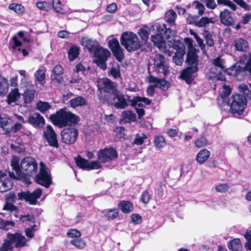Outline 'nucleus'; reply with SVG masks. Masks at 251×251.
I'll use <instances>...</instances> for the list:
<instances>
[{
	"label": "nucleus",
	"mask_w": 251,
	"mask_h": 251,
	"mask_svg": "<svg viewBox=\"0 0 251 251\" xmlns=\"http://www.w3.org/2000/svg\"><path fill=\"white\" fill-rule=\"evenodd\" d=\"M101 162L98 159L97 161H91L89 162L87 170L90 171L94 169H99L101 167Z\"/></svg>",
	"instance_id": "nucleus-53"
},
{
	"label": "nucleus",
	"mask_w": 251,
	"mask_h": 251,
	"mask_svg": "<svg viewBox=\"0 0 251 251\" xmlns=\"http://www.w3.org/2000/svg\"><path fill=\"white\" fill-rule=\"evenodd\" d=\"M137 33L142 39V41L144 42L145 43H146L149 38V33L145 28H140L138 30Z\"/></svg>",
	"instance_id": "nucleus-52"
},
{
	"label": "nucleus",
	"mask_w": 251,
	"mask_h": 251,
	"mask_svg": "<svg viewBox=\"0 0 251 251\" xmlns=\"http://www.w3.org/2000/svg\"><path fill=\"white\" fill-rule=\"evenodd\" d=\"M98 90L100 91L99 99L103 104H105L104 98L111 97L118 90L116 82L105 77L98 81Z\"/></svg>",
	"instance_id": "nucleus-3"
},
{
	"label": "nucleus",
	"mask_w": 251,
	"mask_h": 251,
	"mask_svg": "<svg viewBox=\"0 0 251 251\" xmlns=\"http://www.w3.org/2000/svg\"><path fill=\"white\" fill-rule=\"evenodd\" d=\"M202 2L204 3L206 7L209 9H214L217 5L214 0H201Z\"/></svg>",
	"instance_id": "nucleus-63"
},
{
	"label": "nucleus",
	"mask_w": 251,
	"mask_h": 251,
	"mask_svg": "<svg viewBox=\"0 0 251 251\" xmlns=\"http://www.w3.org/2000/svg\"><path fill=\"white\" fill-rule=\"evenodd\" d=\"M157 33L151 36V41L154 46L157 47L160 51L166 50V42L163 35L167 39L174 36V32L170 27H167L165 24H159L156 27Z\"/></svg>",
	"instance_id": "nucleus-2"
},
{
	"label": "nucleus",
	"mask_w": 251,
	"mask_h": 251,
	"mask_svg": "<svg viewBox=\"0 0 251 251\" xmlns=\"http://www.w3.org/2000/svg\"><path fill=\"white\" fill-rule=\"evenodd\" d=\"M108 45L111 51L121 47L119 41L116 38H113L110 40L108 41Z\"/></svg>",
	"instance_id": "nucleus-55"
},
{
	"label": "nucleus",
	"mask_w": 251,
	"mask_h": 251,
	"mask_svg": "<svg viewBox=\"0 0 251 251\" xmlns=\"http://www.w3.org/2000/svg\"><path fill=\"white\" fill-rule=\"evenodd\" d=\"M221 22L226 26H233L234 25V19L232 17L230 12L226 9L220 13Z\"/></svg>",
	"instance_id": "nucleus-21"
},
{
	"label": "nucleus",
	"mask_w": 251,
	"mask_h": 251,
	"mask_svg": "<svg viewBox=\"0 0 251 251\" xmlns=\"http://www.w3.org/2000/svg\"><path fill=\"white\" fill-rule=\"evenodd\" d=\"M21 175L22 178L19 180L26 183H30V176L37 173L38 164L35 159L31 157L24 158L21 162Z\"/></svg>",
	"instance_id": "nucleus-4"
},
{
	"label": "nucleus",
	"mask_w": 251,
	"mask_h": 251,
	"mask_svg": "<svg viewBox=\"0 0 251 251\" xmlns=\"http://www.w3.org/2000/svg\"><path fill=\"white\" fill-rule=\"evenodd\" d=\"M14 246L8 238L4 240L3 243L0 247V251H13Z\"/></svg>",
	"instance_id": "nucleus-47"
},
{
	"label": "nucleus",
	"mask_w": 251,
	"mask_h": 251,
	"mask_svg": "<svg viewBox=\"0 0 251 251\" xmlns=\"http://www.w3.org/2000/svg\"><path fill=\"white\" fill-rule=\"evenodd\" d=\"M210 152L207 149H202L199 151L196 156V160L199 164L204 163L209 157Z\"/></svg>",
	"instance_id": "nucleus-28"
},
{
	"label": "nucleus",
	"mask_w": 251,
	"mask_h": 251,
	"mask_svg": "<svg viewBox=\"0 0 251 251\" xmlns=\"http://www.w3.org/2000/svg\"><path fill=\"white\" fill-rule=\"evenodd\" d=\"M229 186L227 183H220L215 186V190L217 192L225 193L228 191Z\"/></svg>",
	"instance_id": "nucleus-50"
},
{
	"label": "nucleus",
	"mask_w": 251,
	"mask_h": 251,
	"mask_svg": "<svg viewBox=\"0 0 251 251\" xmlns=\"http://www.w3.org/2000/svg\"><path fill=\"white\" fill-rule=\"evenodd\" d=\"M35 107L36 109L44 114L51 108V105L48 102L39 101L37 102Z\"/></svg>",
	"instance_id": "nucleus-39"
},
{
	"label": "nucleus",
	"mask_w": 251,
	"mask_h": 251,
	"mask_svg": "<svg viewBox=\"0 0 251 251\" xmlns=\"http://www.w3.org/2000/svg\"><path fill=\"white\" fill-rule=\"evenodd\" d=\"M118 156L116 150L113 148H105L99 150L97 154V158L102 163H105L115 160Z\"/></svg>",
	"instance_id": "nucleus-11"
},
{
	"label": "nucleus",
	"mask_w": 251,
	"mask_h": 251,
	"mask_svg": "<svg viewBox=\"0 0 251 251\" xmlns=\"http://www.w3.org/2000/svg\"><path fill=\"white\" fill-rule=\"evenodd\" d=\"M234 47L237 50L246 51L248 49V42L245 39L239 38L235 40Z\"/></svg>",
	"instance_id": "nucleus-32"
},
{
	"label": "nucleus",
	"mask_w": 251,
	"mask_h": 251,
	"mask_svg": "<svg viewBox=\"0 0 251 251\" xmlns=\"http://www.w3.org/2000/svg\"><path fill=\"white\" fill-rule=\"evenodd\" d=\"M70 243L79 250L83 249L86 246V241L81 238L73 239L70 240Z\"/></svg>",
	"instance_id": "nucleus-40"
},
{
	"label": "nucleus",
	"mask_w": 251,
	"mask_h": 251,
	"mask_svg": "<svg viewBox=\"0 0 251 251\" xmlns=\"http://www.w3.org/2000/svg\"><path fill=\"white\" fill-rule=\"evenodd\" d=\"M154 70L158 73L163 74L164 77H166L170 73L169 66L166 62L165 56L162 54L156 55L154 59Z\"/></svg>",
	"instance_id": "nucleus-12"
},
{
	"label": "nucleus",
	"mask_w": 251,
	"mask_h": 251,
	"mask_svg": "<svg viewBox=\"0 0 251 251\" xmlns=\"http://www.w3.org/2000/svg\"><path fill=\"white\" fill-rule=\"evenodd\" d=\"M197 51L196 49H189V50H188L187 55H186V63L189 65V67H198L199 65V57L197 54Z\"/></svg>",
	"instance_id": "nucleus-20"
},
{
	"label": "nucleus",
	"mask_w": 251,
	"mask_h": 251,
	"mask_svg": "<svg viewBox=\"0 0 251 251\" xmlns=\"http://www.w3.org/2000/svg\"><path fill=\"white\" fill-rule=\"evenodd\" d=\"M35 181L46 188H49L52 182V178L48 172V168L42 162L41 163L39 173L35 177Z\"/></svg>",
	"instance_id": "nucleus-9"
},
{
	"label": "nucleus",
	"mask_w": 251,
	"mask_h": 251,
	"mask_svg": "<svg viewBox=\"0 0 251 251\" xmlns=\"http://www.w3.org/2000/svg\"><path fill=\"white\" fill-rule=\"evenodd\" d=\"M146 138L147 136L145 134H144L142 137L139 136V134H137L132 144L138 146L142 145L144 142V139Z\"/></svg>",
	"instance_id": "nucleus-60"
},
{
	"label": "nucleus",
	"mask_w": 251,
	"mask_h": 251,
	"mask_svg": "<svg viewBox=\"0 0 251 251\" xmlns=\"http://www.w3.org/2000/svg\"><path fill=\"white\" fill-rule=\"evenodd\" d=\"M20 94L18 88H14L9 92L7 96V102L8 104L16 101L19 98Z\"/></svg>",
	"instance_id": "nucleus-35"
},
{
	"label": "nucleus",
	"mask_w": 251,
	"mask_h": 251,
	"mask_svg": "<svg viewBox=\"0 0 251 251\" xmlns=\"http://www.w3.org/2000/svg\"><path fill=\"white\" fill-rule=\"evenodd\" d=\"M13 186V183L10 178L5 177L0 181V192L4 193L11 189Z\"/></svg>",
	"instance_id": "nucleus-34"
},
{
	"label": "nucleus",
	"mask_w": 251,
	"mask_h": 251,
	"mask_svg": "<svg viewBox=\"0 0 251 251\" xmlns=\"http://www.w3.org/2000/svg\"><path fill=\"white\" fill-rule=\"evenodd\" d=\"M121 45L128 52L136 51L141 48V44L137 35L131 31L123 33L120 38Z\"/></svg>",
	"instance_id": "nucleus-5"
},
{
	"label": "nucleus",
	"mask_w": 251,
	"mask_h": 251,
	"mask_svg": "<svg viewBox=\"0 0 251 251\" xmlns=\"http://www.w3.org/2000/svg\"><path fill=\"white\" fill-rule=\"evenodd\" d=\"M27 122L36 128H42L45 124V120L44 117L38 113H34L29 116L28 118Z\"/></svg>",
	"instance_id": "nucleus-18"
},
{
	"label": "nucleus",
	"mask_w": 251,
	"mask_h": 251,
	"mask_svg": "<svg viewBox=\"0 0 251 251\" xmlns=\"http://www.w3.org/2000/svg\"><path fill=\"white\" fill-rule=\"evenodd\" d=\"M67 107L60 109L56 114H51L50 119L52 123L59 127H69L77 125L80 121V117L71 111H67Z\"/></svg>",
	"instance_id": "nucleus-1"
},
{
	"label": "nucleus",
	"mask_w": 251,
	"mask_h": 251,
	"mask_svg": "<svg viewBox=\"0 0 251 251\" xmlns=\"http://www.w3.org/2000/svg\"><path fill=\"white\" fill-rule=\"evenodd\" d=\"M93 54L95 58L94 62L100 69L105 70L107 68L106 62L111 55L110 51L100 46L96 49Z\"/></svg>",
	"instance_id": "nucleus-8"
},
{
	"label": "nucleus",
	"mask_w": 251,
	"mask_h": 251,
	"mask_svg": "<svg viewBox=\"0 0 251 251\" xmlns=\"http://www.w3.org/2000/svg\"><path fill=\"white\" fill-rule=\"evenodd\" d=\"M227 247L232 251H241L243 246L239 238H234L227 242Z\"/></svg>",
	"instance_id": "nucleus-30"
},
{
	"label": "nucleus",
	"mask_w": 251,
	"mask_h": 251,
	"mask_svg": "<svg viewBox=\"0 0 251 251\" xmlns=\"http://www.w3.org/2000/svg\"><path fill=\"white\" fill-rule=\"evenodd\" d=\"M66 234L68 237L74 239L79 238L81 236L80 231L75 228L69 229L68 230Z\"/></svg>",
	"instance_id": "nucleus-51"
},
{
	"label": "nucleus",
	"mask_w": 251,
	"mask_h": 251,
	"mask_svg": "<svg viewBox=\"0 0 251 251\" xmlns=\"http://www.w3.org/2000/svg\"><path fill=\"white\" fill-rule=\"evenodd\" d=\"M78 130L76 128L66 127L61 132V141L66 145L74 144L78 138Z\"/></svg>",
	"instance_id": "nucleus-10"
},
{
	"label": "nucleus",
	"mask_w": 251,
	"mask_h": 251,
	"mask_svg": "<svg viewBox=\"0 0 251 251\" xmlns=\"http://www.w3.org/2000/svg\"><path fill=\"white\" fill-rule=\"evenodd\" d=\"M34 95V90L29 89L25 90L23 94L25 102L26 103H30L33 100Z\"/></svg>",
	"instance_id": "nucleus-45"
},
{
	"label": "nucleus",
	"mask_w": 251,
	"mask_h": 251,
	"mask_svg": "<svg viewBox=\"0 0 251 251\" xmlns=\"http://www.w3.org/2000/svg\"><path fill=\"white\" fill-rule=\"evenodd\" d=\"M111 51L113 56L118 62H121L123 61L125 58V54L124 53V50L121 48V47L115 49Z\"/></svg>",
	"instance_id": "nucleus-43"
},
{
	"label": "nucleus",
	"mask_w": 251,
	"mask_h": 251,
	"mask_svg": "<svg viewBox=\"0 0 251 251\" xmlns=\"http://www.w3.org/2000/svg\"><path fill=\"white\" fill-rule=\"evenodd\" d=\"M8 90V80L2 77L0 81V96L5 95Z\"/></svg>",
	"instance_id": "nucleus-46"
},
{
	"label": "nucleus",
	"mask_w": 251,
	"mask_h": 251,
	"mask_svg": "<svg viewBox=\"0 0 251 251\" xmlns=\"http://www.w3.org/2000/svg\"><path fill=\"white\" fill-rule=\"evenodd\" d=\"M232 100L230 104L229 111L232 114H237L241 115L247 106V99L244 95L240 94L232 95Z\"/></svg>",
	"instance_id": "nucleus-6"
},
{
	"label": "nucleus",
	"mask_w": 251,
	"mask_h": 251,
	"mask_svg": "<svg viewBox=\"0 0 251 251\" xmlns=\"http://www.w3.org/2000/svg\"><path fill=\"white\" fill-rule=\"evenodd\" d=\"M64 70L61 65L58 64L55 65L52 70V75H51V80L52 81L55 80L57 82L60 83L61 79L58 77V76L64 74Z\"/></svg>",
	"instance_id": "nucleus-27"
},
{
	"label": "nucleus",
	"mask_w": 251,
	"mask_h": 251,
	"mask_svg": "<svg viewBox=\"0 0 251 251\" xmlns=\"http://www.w3.org/2000/svg\"><path fill=\"white\" fill-rule=\"evenodd\" d=\"M105 104L114 106L118 109H125L129 105L124 95L118 90L111 97L104 98Z\"/></svg>",
	"instance_id": "nucleus-7"
},
{
	"label": "nucleus",
	"mask_w": 251,
	"mask_h": 251,
	"mask_svg": "<svg viewBox=\"0 0 251 251\" xmlns=\"http://www.w3.org/2000/svg\"><path fill=\"white\" fill-rule=\"evenodd\" d=\"M118 206L125 214L132 212L133 210V204L127 201H121L118 203Z\"/></svg>",
	"instance_id": "nucleus-33"
},
{
	"label": "nucleus",
	"mask_w": 251,
	"mask_h": 251,
	"mask_svg": "<svg viewBox=\"0 0 251 251\" xmlns=\"http://www.w3.org/2000/svg\"><path fill=\"white\" fill-rule=\"evenodd\" d=\"M79 48L76 46L71 47L68 52L69 60L72 61L76 59L79 54Z\"/></svg>",
	"instance_id": "nucleus-38"
},
{
	"label": "nucleus",
	"mask_w": 251,
	"mask_h": 251,
	"mask_svg": "<svg viewBox=\"0 0 251 251\" xmlns=\"http://www.w3.org/2000/svg\"><path fill=\"white\" fill-rule=\"evenodd\" d=\"M155 146L159 149H162L166 146L167 143L165 139L162 135H156L154 139Z\"/></svg>",
	"instance_id": "nucleus-42"
},
{
	"label": "nucleus",
	"mask_w": 251,
	"mask_h": 251,
	"mask_svg": "<svg viewBox=\"0 0 251 251\" xmlns=\"http://www.w3.org/2000/svg\"><path fill=\"white\" fill-rule=\"evenodd\" d=\"M202 34L205 40L207 46L209 47L214 46V41L212 39V35L210 32L207 30L204 29Z\"/></svg>",
	"instance_id": "nucleus-44"
},
{
	"label": "nucleus",
	"mask_w": 251,
	"mask_h": 251,
	"mask_svg": "<svg viewBox=\"0 0 251 251\" xmlns=\"http://www.w3.org/2000/svg\"><path fill=\"white\" fill-rule=\"evenodd\" d=\"M20 220L22 222H25L26 221H29L33 223L36 222L35 217L33 214H27L25 215H21Z\"/></svg>",
	"instance_id": "nucleus-61"
},
{
	"label": "nucleus",
	"mask_w": 251,
	"mask_h": 251,
	"mask_svg": "<svg viewBox=\"0 0 251 251\" xmlns=\"http://www.w3.org/2000/svg\"><path fill=\"white\" fill-rule=\"evenodd\" d=\"M174 49L176 50L173 57V62L177 65H181L183 61V56L185 53V47L180 40L175 41L173 45Z\"/></svg>",
	"instance_id": "nucleus-13"
},
{
	"label": "nucleus",
	"mask_w": 251,
	"mask_h": 251,
	"mask_svg": "<svg viewBox=\"0 0 251 251\" xmlns=\"http://www.w3.org/2000/svg\"><path fill=\"white\" fill-rule=\"evenodd\" d=\"M101 212L108 220L111 221L116 219L119 216V209L117 208L107 209L102 210Z\"/></svg>",
	"instance_id": "nucleus-31"
},
{
	"label": "nucleus",
	"mask_w": 251,
	"mask_h": 251,
	"mask_svg": "<svg viewBox=\"0 0 251 251\" xmlns=\"http://www.w3.org/2000/svg\"><path fill=\"white\" fill-rule=\"evenodd\" d=\"M151 199V196L149 194V192L148 190H145L143 192L140 201L145 204L149 203V201Z\"/></svg>",
	"instance_id": "nucleus-59"
},
{
	"label": "nucleus",
	"mask_w": 251,
	"mask_h": 251,
	"mask_svg": "<svg viewBox=\"0 0 251 251\" xmlns=\"http://www.w3.org/2000/svg\"><path fill=\"white\" fill-rule=\"evenodd\" d=\"M11 166L12 167V169L15 171L16 175L14 172H9V176L17 180H19L20 179L22 178V177L20 175H21V164H19V159L18 158H16L14 157L11 162Z\"/></svg>",
	"instance_id": "nucleus-19"
},
{
	"label": "nucleus",
	"mask_w": 251,
	"mask_h": 251,
	"mask_svg": "<svg viewBox=\"0 0 251 251\" xmlns=\"http://www.w3.org/2000/svg\"><path fill=\"white\" fill-rule=\"evenodd\" d=\"M147 72L149 75L147 79L149 83H154V85H156V88H158L163 91H166L168 89V82L165 80V78H158L154 76L150 70V65H148Z\"/></svg>",
	"instance_id": "nucleus-14"
},
{
	"label": "nucleus",
	"mask_w": 251,
	"mask_h": 251,
	"mask_svg": "<svg viewBox=\"0 0 251 251\" xmlns=\"http://www.w3.org/2000/svg\"><path fill=\"white\" fill-rule=\"evenodd\" d=\"M208 141L204 136H201L198 138L195 142V146L199 148L206 146L207 144Z\"/></svg>",
	"instance_id": "nucleus-58"
},
{
	"label": "nucleus",
	"mask_w": 251,
	"mask_h": 251,
	"mask_svg": "<svg viewBox=\"0 0 251 251\" xmlns=\"http://www.w3.org/2000/svg\"><path fill=\"white\" fill-rule=\"evenodd\" d=\"M131 221L134 225H138L142 223V217L138 214H132L130 216Z\"/></svg>",
	"instance_id": "nucleus-62"
},
{
	"label": "nucleus",
	"mask_w": 251,
	"mask_h": 251,
	"mask_svg": "<svg viewBox=\"0 0 251 251\" xmlns=\"http://www.w3.org/2000/svg\"><path fill=\"white\" fill-rule=\"evenodd\" d=\"M81 41V45L86 48L91 53H93L96 49L100 47L98 42L96 40H92L85 37H82Z\"/></svg>",
	"instance_id": "nucleus-23"
},
{
	"label": "nucleus",
	"mask_w": 251,
	"mask_h": 251,
	"mask_svg": "<svg viewBox=\"0 0 251 251\" xmlns=\"http://www.w3.org/2000/svg\"><path fill=\"white\" fill-rule=\"evenodd\" d=\"M42 194V189L40 188L36 189L32 193H30L29 191H28L26 202H28L30 204H36L37 202V200L41 197Z\"/></svg>",
	"instance_id": "nucleus-24"
},
{
	"label": "nucleus",
	"mask_w": 251,
	"mask_h": 251,
	"mask_svg": "<svg viewBox=\"0 0 251 251\" xmlns=\"http://www.w3.org/2000/svg\"><path fill=\"white\" fill-rule=\"evenodd\" d=\"M110 74L115 79L121 77V74L118 64H117V67H112L111 68L110 70Z\"/></svg>",
	"instance_id": "nucleus-56"
},
{
	"label": "nucleus",
	"mask_w": 251,
	"mask_h": 251,
	"mask_svg": "<svg viewBox=\"0 0 251 251\" xmlns=\"http://www.w3.org/2000/svg\"><path fill=\"white\" fill-rule=\"evenodd\" d=\"M69 106L75 108L78 106L84 105L86 104V101L85 99L82 96H78L75 98L71 99L69 102Z\"/></svg>",
	"instance_id": "nucleus-36"
},
{
	"label": "nucleus",
	"mask_w": 251,
	"mask_h": 251,
	"mask_svg": "<svg viewBox=\"0 0 251 251\" xmlns=\"http://www.w3.org/2000/svg\"><path fill=\"white\" fill-rule=\"evenodd\" d=\"M131 103L130 105L133 107H143L144 104L149 105L151 103V100L146 97H141L139 96L134 97L132 100H130Z\"/></svg>",
	"instance_id": "nucleus-22"
},
{
	"label": "nucleus",
	"mask_w": 251,
	"mask_h": 251,
	"mask_svg": "<svg viewBox=\"0 0 251 251\" xmlns=\"http://www.w3.org/2000/svg\"><path fill=\"white\" fill-rule=\"evenodd\" d=\"M76 165L79 168L84 170H87L89 161L82 158L80 155L78 154L75 158Z\"/></svg>",
	"instance_id": "nucleus-37"
},
{
	"label": "nucleus",
	"mask_w": 251,
	"mask_h": 251,
	"mask_svg": "<svg viewBox=\"0 0 251 251\" xmlns=\"http://www.w3.org/2000/svg\"><path fill=\"white\" fill-rule=\"evenodd\" d=\"M231 93V89L228 86H225L222 94L219 95L218 97V100H221V103L223 105H228L230 100L228 98Z\"/></svg>",
	"instance_id": "nucleus-26"
},
{
	"label": "nucleus",
	"mask_w": 251,
	"mask_h": 251,
	"mask_svg": "<svg viewBox=\"0 0 251 251\" xmlns=\"http://www.w3.org/2000/svg\"><path fill=\"white\" fill-rule=\"evenodd\" d=\"M176 17V12L172 9H170L165 13V19L167 23L173 24L175 23Z\"/></svg>",
	"instance_id": "nucleus-48"
},
{
	"label": "nucleus",
	"mask_w": 251,
	"mask_h": 251,
	"mask_svg": "<svg viewBox=\"0 0 251 251\" xmlns=\"http://www.w3.org/2000/svg\"><path fill=\"white\" fill-rule=\"evenodd\" d=\"M23 125L22 124L19 123H16L13 126H8L7 129H6V133H9L12 131L14 133H16L19 131L22 128Z\"/></svg>",
	"instance_id": "nucleus-54"
},
{
	"label": "nucleus",
	"mask_w": 251,
	"mask_h": 251,
	"mask_svg": "<svg viewBox=\"0 0 251 251\" xmlns=\"http://www.w3.org/2000/svg\"><path fill=\"white\" fill-rule=\"evenodd\" d=\"M210 22V19L208 17H202L197 23V25L199 27H202Z\"/></svg>",
	"instance_id": "nucleus-64"
},
{
	"label": "nucleus",
	"mask_w": 251,
	"mask_h": 251,
	"mask_svg": "<svg viewBox=\"0 0 251 251\" xmlns=\"http://www.w3.org/2000/svg\"><path fill=\"white\" fill-rule=\"evenodd\" d=\"M9 119L8 118L2 117L0 114V127L2 128L5 133L6 129H7L8 126H9Z\"/></svg>",
	"instance_id": "nucleus-57"
},
{
	"label": "nucleus",
	"mask_w": 251,
	"mask_h": 251,
	"mask_svg": "<svg viewBox=\"0 0 251 251\" xmlns=\"http://www.w3.org/2000/svg\"><path fill=\"white\" fill-rule=\"evenodd\" d=\"M198 67H187L181 73L180 77L188 84H191L195 79L194 74L198 72Z\"/></svg>",
	"instance_id": "nucleus-17"
},
{
	"label": "nucleus",
	"mask_w": 251,
	"mask_h": 251,
	"mask_svg": "<svg viewBox=\"0 0 251 251\" xmlns=\"http://www.w3.org/2000/svg\"><path fill=\"white\" fill-rule=\"evenodd\" d=\"M47 69L45 67H42L34 73L35 82H38L41 85L44 86L46 83V72Z\"/></svg>",
	"instance_id": "nucleus-25"
},
{
	"label": "nucleus",
	"mask_w": 251,
	"mask_h": 251,
	"mask_svg": "<svg viewBox=\"0 0 251 251\" xmlns=\"http://www.w3.org/2000/svg\"><path fill=\"white\" fill-rule=\"evenodd\" d=\"M52 6L57 13L62 14L65 13L63 5L59 0H52Z\"/></svg>",
	"instance_id": "nucleus-49"
},
{
	"label": "nucleus",
	"mask_w": 251,
	"mask_h": 251,
	"mask_svg": "<svg viewBox=\"0 0 251 251\" xmlns=\"http://www.w3.org/2000/svg\"><path fill=\"white\" fill-rule=\"evenodd\" d=\"M43 136L46 139L50 146L58 148L59 144L57 134L50 125L47 126L46 130L43 133Z\"/></svg>",
	"instance_id": "nucleus-15"
},
{
	"label": "nucleus",
	"mask_w": 251,
	"mask_h": 251,
	"mask_svg": "<svg viewBox=\"0 0 251 251\" xmlns=\"http://www.w3.org/2000/svg\"><path fill=\"white\" fill-rule=\"evenodd\" d=\"M8 8L20 15L24 14L25 11V8L23 5L16 3H11L9 5Z\"/></svg>",
	"instance_id": "nucleus-41"
},
{
	"label": "nucleus",
	"mask_w": 251,
	"mask_h": 251,
	"mask_svg": "<svg viewBox=\"0 0 251 251\" xmlns=\"http://www.w3.org/2000/svg\"><path fill=\"white\" fill-rule=\"evenodd\" d=\"M122 120L124 123H129L136 121V115L131 110H125L122 113Z\"/></svg>",
	"instance_id": "nucleus-29"
},
{
	"label": "nucleus",
	"mask_w": 251,
	"mask_h": 251,
	"mask_svg": "<svg viewBox=\"0 0 251 251\" xmlns=\"http://www.w3.org/2000/svg\"><path fill=\"white\" fill-rule=\"evenodd\" d=\"M6 236L13 245L15 244V247L17 249L26 245V238L20 232H16L14 233L8 232Z\"/></svg>",
	"instance_id": "nucleus-16"
}]
</instances>
